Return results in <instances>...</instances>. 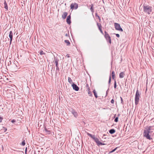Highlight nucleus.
Segmentation results:
<instances>
[{
    "instance_id": "nucleus-16",
    "label": "nucleus",
    "mask_w": 154,
    "mask_h": 154,
    "mask_svg": "<svg viewBox=\"0 0 154 154\" xmlns=\"http://www.w3.org/2000/svg\"><path fill=\"white\" fill-rule=\"evenodd\" d=\"M90 6H91V7L90 8V10L91 11L92 13L93 14L94 12V9L93 8L94 5L93 4H91V5H90Z\"/></svg>"
},
{
    "instance_id": "nucleus-29",
    "label": "nucleus",
    "mask_w": 154,
    "mask_h": 154,
    "mask_svg": "<svg viewBox=\"0 0 154 154\" xmlns=\"http://www.w3.org/2000/svg\"><path fill=\"white\" fill-rule=\"evenodd\" d=\"M116 79H115V80H114V88L115 89L116 88Z\"/></svg>"
},
{
    "instance_id": "nucleus-39",
    "label": "nucleus",
    "mask_w": 154,
    "mask_h": 154,
    "mask_svg": "<svg viewBox=\"0 0 154 154\" xmlns=\"http://www.w3.org/2000/svg\"><path fill=\"white\" fill-rule=\"evenodd\" d=\"M3 119V118L2 117L0 116V123L1 122H2V121Z\"/></svg>"
},
{
    "instance_id": "nucleus-12",
    "label": "nucleus",
    "mask_w": 154,
    "mask_h": 154,
    "mask_svg": "<svg viewBox=\"0 0 154 154\" xmlns=\"http://www.w3.org/2000/svg\"><path fill=\"white\" fill-rule=\"evenodd\" d=\"M71 17L70 15L68 16L66 20V22L69 24H70L71 23Z\"/></svg>"
},
{
    "instance_id": "nucleus-20",
    "label": "nucleus",
    "mask_w": 154,
    "mask_h": 154,
    "mask_svg": "<svg viewBox=\"0 0 154 154\" xmlns=\"http://www.w3.org/2000/svg\"><path fill=\"white\" fill-rule=\"evenodd\" d=\"M111 76L112 79L115 80L116 79L115 78V72L114 71H112L111 73Z\"/></svg>"
},
{
    "instance_id": "nucleus-9",
    "label": "nucleus",
    "mask_w": 154,
    "mask_h": 154,
    "mask_svg": "<svg viewBox=\"0 0 154 154\" xmlns=\"http://www.w3.org/2000/svg\"><path fill=\"white\" fill-rule=\"evenodd\" d=\"M59 61V60L57 57H54V60L53 61V62H54V64H55L56 67L58 66V63Z\"/></svg>"
},
{
    "instance_id": "nucleus-15",
    "label": "nucleus",
    "mask_w": 154,
    "mask_h": 154,
    "mask_svg": "<svg viewBox=\"0 0 154 154\" xmlns=\"http://www.w3.org/2000/svg\"><path fill=\"white\" fill-rule=\"evenodd\" d=\"M68 13L67 12H65L63 13V14L62 15V18L64 19L66 18V17Z\"/></svg>"
},
{
    "instance_id": "nucleus-14",
    "label": "nucleus",
    "mask_w": 154,
    "mask_h": 154,
    "mask_svg": "<svg viewBox=\"0 0 154 154\" xmlns=\"http://www.w3.org/2000/svg\"><path fill=\"white\" fill-rule=\"evenodd\" d=\"M4 8L7 11H8V5L5 0L4 1Z\"/></svg>"
},
{
    "instance_id": "nucleus-5",
    "label": "nucleus",
    "mask_w": 154,
    "mask_h": 154,
    "mask_svg": "<svg viewBox=\"0 0 154 154\" xmlns=\"http://www.w3.org/2000/svg\"><path fill=\"white\" fill-rule=\"evenodd\" d=\"M152 10V8L151 7L148 6H145V13H146L148 14H150Z\"/></svg>"
},
{
    "instance_id": "nucleus-33",
    "label": "nucleus",
    "mask_w": 154,
    "mask_h": 154,
    "mask_svg": "<svg viewBox=\"0 0 154 154\" xmlns=\"http://www.w3.org/2000/svg\"><path fill=\"white\" fill-rule=\"evenodd\" d=\"M39 54H40V55H42L43 54H45V53L43 52L42 51H40L39 52Z\"/></svg>"
},
{
    "instance_id": "nucleus-11",
    "label": "nucleus",
    "mask_w": 154,
    "mask_h": 154,
    "mask_svg": "<svg viewBox=\"0 0 154 154\" xmlns=\"http://www.w3.org/2000/svg\"><path fill=\"white\" fill-rule=\"evenodd\" d=\"M71 112L75 117H76L78 116V114L77 112H76L74 109H72Z\"/></svg>"
},
{
    "instance_id": "nucleus-49",
    "label": "nucleus",
    "mask_w": 154,
    "mask_h": 154,
    "mask_svg": "<svg viewBox=\"0 0 154 154\" xmlns=\"http://www.w3.org/2000/svg\"><path fill=\"white\" fill-rule=\"evenodd\" d=\"M120 116V115L119 114L118 115V117H119V116Z\"/></svg>"
},
{
    "instance_id": "nucleus-2",
    "label": "nucleus",
    "mask_w": 154,
    "mask_h": 154,
    "mask_svg": "<svg viewBox=\"0 0 154 154\" xmlns=\"http://www.w3.org/2000/svg\"><path fill=\"white\" fill-rule=\"evenodd\" d=\"M87 133L88 135L92 138L94 140V141L97 143V145L99 146L100 142L99 141V139L95 137V135H92L88 132H87Z\"/></svg>"
},
{
    "instance_id": "nucleus-54",
    "label": "nucleus",
    "mask_w": 154,
    "mask_h": 154,
    "mask_svg": "<svg viewBox=\"0 0 154 154\" xmlns=\"http://www.w3.org/2000/svg\"><path fill=\"white\" fill-rule=\"evenodd\" d=\"M103 1V0H102Z\"/></svg>"
},
{
    "instance_id": "nucleus-18",
    "label": "nucleus",
    "mask_w": 154,
    "mask_h": 154,
    "mask_svg": "<svg viewBox=\"0 0 154 154\" xmlns=\"http://www.w3.org/2000/svg\"><path fill=\"white\" fill-rule=\"evenodd\" d=\"M104 36L106 39H107V38L110 36L108 34V33L106 31L104 32Z\"/></svg>"
},
{
    "instance_id": "nucleus-3",
    "label": "nucleus",
    "mask_w": 154,
    "mask_h": 154,
    "mask_svg": "<svg viewBox=\"0 0 154 154\" xmlns=\"http://www.w3.org/2000/svg\"><path fill=\"white\" fill-rule=\"evenodd\" d=\"M140 94L138 92V90H137L135 95V103L136 105H137L139 102V100Z\"/></svg>"
},
{
    "instance_id": "nucleus-51",
    "label": "nucleus",
    "mask_w": 154,
    "mask_h": 154,
    "mask_svg": "<svg viewBox=\"0 0 154 154\" xmlns=\"http://www.w3.org/2000/svg\"><path fill=\"white\" fill-rule=\"evenodd\" d=\"M27 152H26V151H25V154H27Z\"/></svg>"
},
{
    "instance_id": "nucleus-46",
    "label": "nucleus",
    "mask_w": 154,
    "mask_h": 154,
    "mask_svg": "<svg viewBox=\"0 0 154 154\" xmlns=\"http://www.w3.org/2000/svg\"><path fill=\"white\" fill-rule=\"evenodd\" d=\"M25 151H26V152H27V147H26V148Z\"/></svg>"
},
{
    "instance_id": "nucleus-28",
    "label": "nucleus",
    "mask_w": 154,
    "mask_h": 154,
    "mask_svg": "<svg viewBox=\"0 0 154 154\" xmlns=\"http://www.w3.org/2000/svg\"><path fill=\"white\" fill-rule=\"evenodd\" d=\"M95 15L96 17H97L98 18V19L99 20V21H100L101 20V19H100L99 16L98 15L97 13H95Z\"/></svg>"
},
{
    "instance_id": "nucleus-32",
    "label": "nucleus",
    "mask_w": 154,
    "mask_h": 154,
    "mask_svg": "<svg viewBox=\"0 0 154 154\" xmlns=\"http://www.w3.org/2000/svg\"><path fill=\"white\" fill-rule=\"evenodd\" d=\"M118 121V117H117L115 118L114 119V122H117Z\"/></svg>"
},
{
    "instance_id": "nucleus-7",
    "label": "nucleus",
    "mask_w": 154,
    "mask_h": 154,
    "mask_svg": "<svg viewBox=\"0 0 154 154\" xmlns=\"http://www.w3.org/2000/svg\"><path fill=\"white\" fill-rule=\"evenodd\" d=\"M73 89L76 91H78L79 90V88L75 83H73L72 85Z\"/></svg>"
},
{
    "instance_id": "nucleus-40",
    "label": "nucleus",
    "mask_w": 154,
    "mask_h": 154,
    "mask_svg": "<svg viewBox=\"0 0 154 154\" xmlns=\"http://www.w3.org/2000/svg\"><path fill=\"white\" fill-rule=\"evenodd\" d=\"M56 71H59V67H56Z\"/></svg>"
},
{
    "instance_id": "nucleus-26",
    "label": "nucleus",
    "mask_w": 154,
    "mask_h": 154,
    "mask_svg": "<svg viewBox=\"0 0 154 154\" xmlns=\"http://www.w3.org/2000/svg\"><path fill=\"white\" fill-rule=\"evenodd\" d=\"M111 82V75H110L109 77V81H108V85H109V87L110 85Z\"/></svg>"
},
{
    "instance_id": "nucleus-4",
    "label": "nucleus",
    "mask_w": 154,
    "mask_h": 154,
    "mask_svg": "<svg viewBox=\"0 0 154 154\" xmlns=\"http://www.w3.org/2000/svg\"><path fill=\"white\" fill-rule=\"evenodd\" d=\"M114 26L115 29L116 30L120 31L121 32L123 31L121 27V26L119 23H114Z\"/></svg>"
},
{
    "instance_id": "nucleus-34",
    "label": "nucleus",
    "mask_w": 154,
    "mask_h": 154,
    "mask_svg": "<svg viewBox=\"0 0 154 154\" xmlns=\"http://www.w3.org/2000/svg\"><path fill=\"white\" fill-rule=\"evenodd\" d=\"M120 98H121V103L122 104V105H123L124 103H123V99L121 97H120Z\"/></svg>"
},
{
    "instance_id": "nucleus-53",
    "label": "nucleus",
    "mask_w": 154,
    "mask_h": 154,
    "mask_svg": "<svg viewBox=\"0 0 154 154\" xmlns=\"http://www.w3.org/2000/svg\"><path fill=\"white\" fill-rule=\"evenodd\" d=\"M143 120H144V119H143ZM143 121L142 122V123H143Z\"/></svg>"
},
{
    "instance_id": "nucleus-36",
    "label": "nucleus",
    "mask_w": 154,
    "mask_h": 154,
    "mask_svg": "<svg viewBox=\"0 0 154 154\" xmlns=\"http://www.w3.org/2000/svg\"><path fill=\"white\" fill-rule=\"evenodd\" d=\"M114 34L116 35V37H118V38H119V37H120V35H119V34H116V33H114Z\"/></svg>"
},
{
    "instance_id": "nucleus-38",
    "label": "nucleus",
    "mask_w": 154,
    "mask_h": 154,
    "mask_svg": "<svg viewBox=\"0 0 154 154\" xmlns=\"http://www.w3.org/2000/svg\"><path fill=\"white\" fill-rule=\"evenodd\" d=\"M16 122V121L14 119H13L11 121V122L13 123H15Z\"/></svg>"
},
{
    "instance_id": "nucleus-17",
    "label": "nucleus",
    "mask_w": 154,
    "mask_h": 154,
    "mask_svg": "<svg viewBox=\"0 0 154 154\" xmlns=\"http://www.w3.org/2000/svg\"><path fill=\"white\" fill-rule=\"evenodd\" d=\"M106 41L107 42H108L110 44H111L112 43L111 39L110 36H109L107 38V39H106Z\"/></svg>"
},
{
    "instance_id": "nucleus-48",
    "label": "nucleus",
    "mask_w": 154,
    "mask_h": 154,
    "mask_svg": "<svg viewBox=\"0 0 154 154\" xmlns=\"http://www.w3.org/2000/svg\"><path fill=\"white\" fill-rule=\"evenodd\" d=\"M88 91H89H89H90V88L89 87L88 88Z\"/></svg>"
},
{
    "instance_id": "nucleus-27",
    "label": "nucleus",
    "mask_w": 154,
    "mask_h": 154,
    "mask_svg": "<svg viewBox=\"0 0 154 154\" xmlns=\"http://www.w3.org/2000/svg\"><path fill=\"white\" fill-rule=\"evenodd\" d=\"M141 7V11H142V8L143 10V11H144V3H143L142 6V5H141L140 6V8Z\"/></svg>"
},
{
    "instance_id": "nucleus-42",
    "label": "nucleus",
    "mask_w": 154,
    "mask_h": 154,
    "mask_svg": "<svg viewBox=\"0 0 154 154\" xmlns=\"http://www.w3.org/2000/svg\"><path fill=\"white\" fill-rule=\"evenodd\" d=\"M111 103H112L113 104L114 103V100H113V99H112L111 101Z\"/></svg>"
},
{
    "instance_id": "nucleus-19",
    "label": "nucleus",
    "mask_w": 154,
    "mask_h": 154,
    "mask_svg": "<svg viewBox=\"0 0 154 154\" xmlns=\"http://www.w3.org/2000/svg\"><path fill=\"white\" fill-rule=\"evenodd\" d=\"M115 132L116 131L114 129H111L109 131V133L111 134H114Z\"/></svg>"
},
{
    "instance_id": "nucleus-37",
    "label": "nucleus",
    "mask_w": 154,
    "mask_h": 154,
    "mask_svg": "<svg viewBox=\"0 0 154 154\" xmlns=\"http://www.w3.org/2000/svg\"><path fill=\"white\" fill-rule=\"evenodd\" d=\"M3 128H4V132H5L7 130V128L4 127H3Z\"/></svg>"
},
{
    "instance_id": "nucleus-25",
    "label": "nucleus",
    "mask_w": 154,
    "mask_h": 154,
    "mask_svg": "<svg viewBox=\"0 0 154 154\" xmlns=\"http://www.w3.org/2000/svg\"><path fill=\"white\" fill-rule=\"evenodd\" d=\"M118 148V147H116V148H115L114 149H113L112 150V151H109V154H110V153H112L113 152L115 151L117 149V148Z\"/></svg>"
},
{
    "instance_id": "nucleus-43",
    "label": "nucleus",
    "mask_w": 154,
    "mask_h": 154,
    "mask_svg": "<svg viewBox=\"0 0 154 154\" xmlns=\"http://www.w3.org/2000/svg\"><path fill=\"white\" fill-rule=\"evenodd\" d=\"M109 88H108V89H107V91H106V95H107V94H108V92L109 91Z\"/></svg>"
},
{
    "instance_id": "nucleus-8",
    "label": "nucleus",
    "mask_w": 154,
    "mask_h": 154,
    "mask_svg": "<svg viewBox=\"0 0 154 154\" xmlns=\"http://www.w3.org/2000/svg\"><path fill=\"white\" fill-rule=\"evenodd\" d=\"M97 26L98 28V29L100 31V32L101 33V34L103 35V31L102 29L101 28H102V26L101 25L100 23H97Z\"/></svg>"
},
{
    "instance_id": "nucleus-10",
    "label": "nucleus",
    "mask_w": 154,
    "mask_h": 154,
    "mask_svg": "<svg viewBox=\"0 0 154 154\" xmlns=\"http://www.w3.org/2000/svg\"><path fill=\"white\" fill-rule=\"evenodd\" d=\"M9 36L10 38V45L11 44L12 41V40L13 35V32L12 31H10L9 33Z\"/></svg>"
},
{
    "instance_id": "nucleus-47",
    "label": "nucleus",
    "mask_w": 154,
    "mask_h": 154,
    "mask_svg": "<svg viewBox=\"0 0 154 154\" xmlns=\"http://www.w3.org/2000/svg\"><path fill=\"white\" fill-rule=\"evenodd\" d=\"M143 136H144V130L143 131Z\"/></svg>"
},
{
    "instance_id": "nucleus-31",
    "label": "nucleus",
    "mask_w": 154,
    "mask_h": 154,
    "mask_svg": "<svg viewBox=\"0 0 154 154\" xmlns=\"http://www.w3.org/2000/svg\"><path fill=\"white\" fill-rule=\"evenodd\" d=\"M88 93L89 96L91 97H92V94L90 91L89 90L88 91Z\"/></svg>"
},
{
    "instance_id": "nucleus-41",
    "label": "nucleus",
    "mask_w": 154,
    "mask_h": 154,
    "mask_svg": "<svg viewBox=\"0 0 154 154\" xmlns=\"http://www.w3.org/2000/svg\"><path fill=\"white\" fill-rule=\"evenodd\" d=\"M11 60H10L9 62H8V65L9 66L10 65H11Z\"/></svg>"
},
{
    "instance_id": "nucleus-24",
    "label": "nucleus",
    "mask_w": 154,
    "mask_h": 154,
    "mask_svg": "<svg viewBox=\"0 0 154 154\" xmlns=\"http://www.w3.org/2000/svg\"><path fill=\"white\" fill-rule=\"evenodd\" d=\"M68 82H69L70 84H73V82L72 79L70 77H68Z\"/></svg>"
},
{
    "instance_id": "nucleus-30",
    "label": "nucleus",
    "mask_w": 154,
    "mask_h": 154,
    "mask_svg": "<svg viewBox=\"0 0 154 154\" xmlns=\"http://www.w3.org/2000/svg\"><path fill=\"white\" fill-rule=\"evenodd\" d=\"M25 144L26 143L25 142V140H23L20 144L22 146H24L25 145Z\"/></svg>"
},
{
    "instance_id": "nucleus-52",
    "label": "nucleus",
    "mask_w": 154,
    "mask_h": 154,
    "mask_svg": "<svg viewBox=\"0 0 154 154\" xmlns=\"http://www.w3.org/2000/svg\"><path fill=\"white\" fill-rule=\"evenodd\" d=\"M57 73V72L56 71V74Z\"/></svg>"
},
{
    "instance_id": "nucleus-35",
    "label": "nucleus",
    "mask_w": 154,
    "mask_h": 154,
    "mask_svg": "<svg viewBox=\"0 0 154 154\" xmlns=\"http://www.w3.org/2000/svg\"><path fill=\"white\" fill-rule=\"evenodd\" d=\"M106 143H101V142H100L99 145H99H106Z\"/></svg>"
},
{
    "instance_id": "nucleus-50",
    "label": "nucleus",
    "mask_w": 154,
    "mask_h": 154,
    "mask_svg": "<svg viewBox=\"0 0 154 154\" xmlns=\"http://www.w3.org/2000/svg\"><path fill=\"white\" fill-rule=\"evenodd\" d=\"M116 114H115V115H114V118H115V117H116Z\"/></svg>"
},
{
    "instance_id": "nucleus-1",
    "label": "nucleus",
    "mask_w": 154,
    "mask_h": 154,
    "mask_svg": "<svg viewBox=\"0 0 154 154\" xmlns=\"http://www.w3.org/2000/svg\"><path fill=\"white\" fill-rule=\"evenodd\" d=\"M151 126L148 127L146 128V130H145V137L150 140H152L153 131H151Z\"/></svg>"
},
{
    "instance_id": "nucleus-13",
    "label": "nucleus",
    "mask_w": 154,
    "mask_h": 154,
    "mask_svg": "<svg viewBox=\"0 0 154 154\" xmlns=\"http://www.w3.org/2000/svg\"><path fill=\"white\" fill-rule=\"evenodd\" d=\"M44 132L47 135L51 134V131H50L48 130L46 128H45Z\"/></svg>"
},
{
    "instance_id": "nucleus-21",
    "label": "nucleus",
    "mask_w": 154,
    "mask_h": 154,
    "mask_svg": "<svg viewBox=\"0 0 154 154\" xmlns=\"http://www.w3.org/2000/svg\"><path fill=\"white\" fill-rule=\"evenodd\" d=\"M125 74L124 72H121L119 74V78H123L124 77V75Z\"/></svg>"
},
{
    "instance_id": "nucleus-45",
    "label": "nucleus",
    "mask_w": 154,
    "mask_h": 154,
    "mask_svg": "<svg viewBox=\"0 0 154 154\" xmlns=\"http://www.w3.org/2000/svg\"><path fill=\"white\" fill-rule=\"evenodd\" d=\"M85 86L86 87H87V88H88L89 87V86H88V84H87L85 85Z\"/></svg>"
},
{
    "instance_id": "nucleus-23",
    "label": "nucleus",
    "mask_w": 154,
    "mask_h": 154,
    "mask_svg": "<svg viewBox=\"0 0 154 154\" xmlns=\"http://www.w3.org/2000/svg\"><path fill=\"white\" fill-rule=\"evenodd\" d=\"M64 42L67 44L66 45L67 46H69L70 44V42L67 40H65Z\"/></svg>"
},
{
    "instance_id": "nucleus-6",
    "label": "nucleus",
    "mask_w": 154,
    "mask_h": 154,
    "mask_svg": "<svg viewBox=\"0 0 154 154\" xmlns=\"http://www.w3.org/2000/svg\"><path fill=\"white\" fill-rule=\"evenodd\" d=\"M70 7L71 9H77L78 8V4L76 3H72Z\"/></svg>"
},
{
    "instance_id": "nucleus-22",
    "label": "nucleus",
    "mask_w": 154,
    "mask_h": 154,
    "mask_svg": "<svg viewBox=\"0 0 154 154\" xmlns=\"http://www.w3.org/2000/svg\"><path fill=\"white\" fill-rule=\"evenodd\" d=\"M93 93L94 94V96L95 98H97L98 97L97 93L95 89H94L93 91Z\"/></svg>"
},
{
    "instance_id": "nucleus-44",
    "label": "nucleus",
    "mask_w": 154,
    "mask_h": 154,
    "mask_svg": "<svg viewBox=\"0 0 154 154\" xmlns=\"http://www.w3.org/2000/svg\"><path fill=\"white\" fill-rule=\"evenodd\" d=\"M66 57H67L68 58H69L70 57V56H69V54H67V55H66Z\"/></svg>"
}]
</instances>
